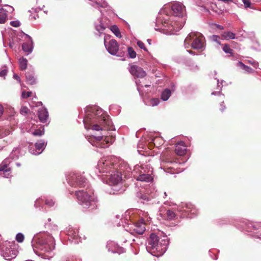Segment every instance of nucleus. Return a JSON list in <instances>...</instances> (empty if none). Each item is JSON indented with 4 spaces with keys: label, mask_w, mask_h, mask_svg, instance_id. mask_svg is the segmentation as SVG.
<instances>
[{
    "label": "nucleus",
    "mask_w": 261,
    "mask_h": 261,
    "mask_svg": "<svg viewBox=\"0 0 261 261\" xmlns=\"http://www.w3.org/2000/svg\"><path fill=\"white\" fill-rule=\"evenodd\" d=\"M95 124L91 125V129L95 130H108L112 129L113 125L109 116L102 111V109H97L95 113Z\"/></svg>",
    "instance_id": "1"
},
{
    "label": "nucleus",
    "mask_w": 261,
    "mask_h": 261,
    "mask_svg": "<svg viewBox=\"0 0 261 261\" xmlns=\"http://www.w3.org/2000/svg\"><path fill=\"white\" fill-rule=\"evenodd\" d=\"M36 248L44 252H49L55 247L54 238L49 234H40L36 241Z\"/></svg>",
    "instance_id": "2"
},
{
    "label": "nucleus",
    "mask_w": 261,
    "mask_h": 261,
    "mask_svg": "<svg viewBox=\"0 0 261 261\" xmlns=\"http://www.w3.org/2000/svg\"><path fill=\"white\" fill-rule=\"evenodd\" d=\"M186 48L191 46L194 49H203L204 47V38L199 33L192 32L185 40Z\"/></svg>",
    "instance_id": "3"
},
{
    "label": "nucleus",
    "mask_w": 261,
    "mask_h": 261,
    "mask_svg": "<svg viewBox=\"0 0 261 261\" xmlns=\"http://www.w3.org/2000/svg\"><path fill=\"white\" fill-rule=\"evenodd\" d=\"M75 195L79 203L85 208L91 206L94 207L95 201L93 196L83 190L75 192Z\"/></svg>",
    "instance_id": "4"
},
{
    "label": "nucleus",
    "mask_w": 261,
    "mask_h": 261,
    "mask_svg": "<svg viewBox=\"0 0 261 261\" xmlns=\"http://www.w3.org/2000/svg\"><path fill=\"white\" fill-rule=\"evenodd\" d=\"M1 250L2 255L8 260L15 258L18 253L15 245L10 242H6L2 247Z\"/></svg>",
    "instance_id": "5"
},
{
    "label": "nucleus",
    "mask_w": 261,
    "mask_h": 261,
    "mask_svg": "<svg viewBox=\"0 0 261 261\" xmlns=\"http://www.w3.org/2000/svg\"><path fill=\"white\" fill-rule=\"evenodd\" d=\"M114 139L113 137L108 136H92L89 138V142L93 145L100 147L106 148L108 146V144L112 143Z\"/></svg>",
    "instance_id": "6"
},
{
    "label": "nucleus",
    "mask_w": 261,
    "mask_h": 261,
    "mask_svg": "<svg viewBox=\"0 0 261 261\" xmlns=\"http://www.w3.org/2000/svg\"><path fill=\"white\" fill-rule=\"evenodd\" d=\"M110 38L109 36H106L104 38L105 45L108 52L113 55H117L119 50V45L116 40L112 39L108 43L107 40Z\"/></svg>",
    "instance_id": "7"
},
{
    "label": "nucleus",
    "mask_w": 261,
    "mask_h": 261,
    "mask_svg": "<svg viewBox=\"0 0 261 261\" xmlns=\"http://www.w3.org/2000/svg\"><path fill=\"white\" fill-rule=\"evenodd\" d=\"M98 167L99 172L110 174L112 171L115 170L114 164L109 161H99L98 163Z\"/></svg>",
    "instance_id": "8"
},
{
    "label": "nucleus",
    "mask_w": 261,
    "mask_h": 261,
    "mask_svg": "<svg viewBox=\"0 0 261 261\" xmlns=\"http://www.w3.org/2000/svg\"><path fill=\"white\" fill-rule=\"evenodd\" d=\"M159 237L154 233H151L148 240V246H147V250L153 253L155 250H159Z\"/></svg>",
    "instance_id": "9"
},
{
    "label": "nucleus",
    "mask_w": 261,
    "mask_h": 261,
    "mask_svg": "<svg viewBox=\"0 0 261 261\" xmlns=\"http://www.w3.org/2000/svg\"><path fill=\"white\" fill-rule=\"evenodd\" d=\"M171 12L175 16L183 17L186 14L185 6L180 3H174L171 6Z\"/></svg>",
    "instance_id": "10"
},
{
    "label": "nucleus",
    "mask_w": 261,
    "mask_h": 261,
    "mask_svg": "<svg viewBox=\"0 0 261 261\" xmlns=\"http://www.w3.org/2000/svg\"><path fill=\"white\" fill-rule=\"evenodd\" d=\"M70 185L74 187H85L87 184V179L81 175H74L71 177Z\"/></svg>",
    "instance_id": "11"
},
{
    "label": "nucleus",
    "mask_w": 261,
    "mask_h": 261,
    "mask_svg": "<svg viewBox=\"0 0 261 261\" xmlns=\"http://www.w3.org/2000/svg\"><path fill=\"white\" fill-rule=\"evenodd\" d=\"M129 71L132 75L137 77L143 78L146 75L145 71L136 65H130Z\"/></svg>",
    "instance_id": "12"
},
{
    "label": "nucleus",
    "mask_w": 261,
    "mask_h": 261,
    "mask_svg": "<svg viewBox=\"0 0 261 261\" xmlns=\"http://www.w3.org/2000/svg\"><path fill=\"white\" fill-rule=\"evenodd\" d=\"M106 175L108 176L110 181L114 185L117 184L122 180V175L121 173L116 171V169L113 170L110 174H106Z\"/></svg>",
    "instance_id": "13"
},
{
    "label": "nucleus",
    "mask_w": 261,
    "mask_h": 261,
    "mask_svg": "<svg viewBox=\"0 0 261 261\" xmlns=\"http://www.w3.org/2000/svg\"><path fill=\"white\" fill-rule=\"evenodd\" d=\"M174 151L175 153L178 155H185L187 151V148L184 142L179 141L176 144Z\"/></svg>",
    "instance_id": "14"
},
{
    "label": "nucleus",
    "mask_w": 261,
    "mask_h": 261,
    "mask_svg": "<svg viewBox=\"0 0 261 261\" xmlns=\"http://www.w3.org/2000/svg\"><path fill=\"white\" fill-rule=\"evenodd\" d=\"M38 116L40 122L45 123L48 119V114L44 108L39 109L38 112Z\"/></svg>",
    "instance_id": "15"
},
{
    "label": "nucleus",
    "mask_w": 261,
    "mask_h": 261,
    "mask_svg": "<svg viewBox=\"0 0 261 261\" xmlns=\"http://www.w3.org/2000/svg\"><path fill=\"white\" fill-rule=\"evenodd\" d=\"M160 215L164 219L167 220H174L176 217L175 213L170 210H165L164 212L160 213Z\"/></svg>",
    "instance_id": "16"
},
{
    "label": "nucleus",
    "mask_w": 261,
    "mask_h": 261,
    "mask_svg": "<svg viewBox=\"0 0 261 261\" xmlns=\"http://www.w3.org/2000/svg\"><path fill=\"white\" fill-rule=\"evenodd\" d=\"M145 230V226L144 223H137L135 225L134 231L137 234H142Z\"/></svg>",
    "instance_id": "17"
},
{
    "label": "nucleus",
    "mask_w": 261,
    "mask_h": 261,
    "mask_svg": "<svg viewBox=\"0 0 261 261\" xmlns=\"http://www.w3.org/2000/svg\"><path fill=\"white\" fill-rule=\"evenodd\" d=\"M26 82L29 85H33L36 84L37 80L33 73L28 72L26 73Z\"/></svg>",
    "instance_id": "18"
},
{
    "label": "nucleus",
    "mask_w": 261,
    "mask_h": 261,
    "mask_svg": "<svg viewBox=\"0 0 261 261\" xmlns=\"http://www.w3.org/2000/svg\"><path fill=\"white\" fill-rule=\"evenodd\" d=\"M136 179L137 180L145 182H149L153 179L152 176L149 174H141L137 177Z\"/></svg>",
    "instance_id": "19"
},
{
    "label": "nucleus",
    "mask_w": 261,
    "mask_h": 261,
    "mask_svg": "<svg viewBox=\"0 0 261 261\" xmlns=\"http://www.w3.org/2000/svg\"><path fill=\"white\" fill-rule=\"evenodd\" d=\"M7 19V11L3 8L0 9V23H4Z\"/></svg>",
    "instance_id": "20"
},
{
    "label": "nucleus",
    "mask_w": 261,
    "mask_h": 261,
    "mask_svg": "<svg viewBox=\"0 0 261 261\" xmlns=\"http://www.w3.org/2000/svg\"><path fill=\"white\" fill-rule=\"evenodd\" d=\"M19 66L21 70H25L27 68L28 61L26 59L21 58L19 59Z\"/></svg>",
    "instance_id": "21"
},
{
    "label": "nucleus",
    "mask_w": 261,
    "mask_h": 261,
    "mask_svg": "<svg viewBox=\"0 0 261 261\" xmlns=\"http://www.w3.org/2000/svg\"><path fill=\"white\" fill-rule=\"evenodd\" d=\"M222 36L226 40L233 39L235 38V34L230 32H224L222 33Z\"/></svg>",
    "instance_id": "22"
},
{
    "label": "nucleus",
    "mask_w": 261,
    "mask_h": 261,
    "mask_svg": "<svg viewBox=\"0 0 261 261\" xmlns=\"http://www.w3.org/2000/svg\"><path fill=\"white\" fill-rule=\"evenodd\" d=\"M171 95V91L169 89L165 90L162 93L161 98L163 100H167Z\"/></svg>",
    "instance_id": "23"
},
{
    "label": "nucleus",
    "mask_w": 261,
    "mask_h": 261,
    "mask_svg": "<svg viewBox=\"0 0 261 261\" xmlns=\"http://www.w3.org/2000/svg\"><path fill=\"white\" fill-rule=\"evenodd\" d=\"M161 159H162V161L166 162V163H180L178 159H176L175 160H174L171 158L165 157L164 155L162 156Z\"/></svg>",
    "instance_id": "24"
},
{
    "label": "nucleus",
    "mask_w": 261,
    "mask_h": 261,
    "mask_svg": "<svg viewBox=\"0 0 261 261\" xmlns=\"http://www.w3.org/2000/svg\"><path fill=\"white\" fill-rule=\"evenodd\" d=\"M111 30L114 33V34L118 38L121 37V33L119 31V28L115 25H112L111 27Z\"/></svg>",
    "instance_id": "25"
},
{
    "label": "nucleus",
    "mask_w": 261,
    "mask_h": 261,
    "mask_svg": "<svg viewBox=\"0 0 261 261\" xmlns=\"http://www.w3.org/2000/svg\"><path fill=\"white\" fill-rule=\"evenodd\" d=\"M44 146H45L44 142L41 141V142H37L35 144L36 148L38 151H40L41 150H42L43 148H44ZM40 153H41V151H38L36 153H35V152H33V153H34V154H39Z\"/></svg>",
    "instance_id": "26"
},
{
    "label": "nucleus",
    "mask_w": 261,
    "mask_h": 261,
    "mask_svg": "<svg viewBox=\"0 0 261 261\" xmlns=\"http://www.w3.org/2000/svg\"><path fill=\"white\" fill-rule=\"evenodd\" d=\"M239 66L248 73H251L253 71V69L251 67L245 65L242 62L239 63Z\"/></svg>",
    "instance_id": "27"
},
{
    "label": "nucleus",
    "mask_w": 261,
    "mask_h": 261,
    "mask_svg": "<svg viewBox=\"0 0 261 261\" xmlns=\"http://www.w3.org/2000/svg\"><path fill=\"white\" fill-rule=\"evenodd\" d=\"M22 49L25 52H31L32 51V47L29 44L27 43H24L22 45Z\"/></svg>",
    "instance_id": "28"
},
{
    "label": "nucleus",
    "mask_w": 261,
    "mask_h": 261,
    "mask_svg": "<svg viewBox=\"0 0 261 261\" xmlns=\"http://www.w3.org/2000/svg\"><path fill=\"white\" fill-rule=\"evenodd\" d=\"M223 50L227 54H232V49L230 48V46L227 44H223Z\"/></svg>",
    "instance_id": "29"
},
{
    "label": "nucleus",
    "mask_w": 261,
    "mask_h": 261,
    "mask_svg": "<svg viewBox=\"0 0 261 261\" xmlns=\"http://www.w3.org/2000/svg\"><path fill=\"white\" fill-rule=\"evenodd\" d=\"M44 130L43 128L42 129V130H41L40 129H37L34 130V131L32 132V134L35 136H41L44 135Z\"/></svg>",
    "instance_id": "30"
},
{
    "label": "nucleus",
    "mask_w": 261,
    "mask_h": 261,
    "mask_svg": "<svg viewBox=\"0 0 261 261\" xmlns=\"http://www.w3.org/2000/svg\"><path fill=\"white\" fill-rule=\"evenodd\" d=\"M128 55H129L130 58H136V53L135 52V51L134 50V49L132 47H129L128 48Z\"/></svg>",
    "instance_id": "31"
},
{
    "label": "nucleus",
    "mask_w": 261,
    "mask_h": 261,
    "mask_svg": "<svg viewBox=\"0 0 261 261\" xmlns=\"http://www.w3.org/2000/svg\"><path fill=\"white\" fill-rule=\"evenodd\" d=\"M23 240H24V236L22 233H18V234H17L16 236V240L18 242L21 243L23 241Z\"/></svg>",
    "instance_id": "32"
},
{
    "label": "nucleus",
    "mask_w": 261,
    "mask_h": 261,
    "mask_svg": "<svg viewBox=\"0 0 261 261\" xmlns=\"http://www.w3.org/2000/svg\"><path fill=\"white\" fill-rule=\"evenodd\" d=\"M45 204L49 207H51L55 204V201L51 199H46L45 200Z\"/></svg>",
    "instance_id": "33"
},
{
    "label": "nucleus",
    "mask_w": 261,
    "mask_h": 261,
    "mask_svg": "<svg viewBox=\"0 0 261 261\" xmlns=\"http://www.w3.org/2000/svg\"><path fill=\"white\" fill-rule=\"evenodd\" d=\"M210 38L212 40L216 42L217 43H218L219 44H221V43L219 41V40L220 38V36H219L218 35H212V36H211Z\"/></svg>",
    "instance_id": "34"
},
{
    "label": "nucleus",
    "mask_w": 261,
    "mask_h": 261,
    "mask_svg": "<svg viewBox=\"0 0 261 261\" xmlns=\"http://www.w3.org/2000/svg\"><path fill=\"white\" fill-rule=\"evenodd\" d=\"M32 93L31 91L26 92L25 91H23L22 92L21 96L23 98H27L28 97H30L32 95Z\"/></svg>",
    "instance_id": "35"
},
{
    "label": "nucleus",
    "mask_w": 261,
    "mask_h": 261,
    "mask_svg": "<svg viewBox=\"0 0 261 261\" xmlns=\"http://www.w3.org/2000/svg\"><path fill=\"white\" fill-rule=\"evenodd\" d=\"M138 46L141 49H143L144 50L147 51V49L145 47V44L144 43L141 41H138L137 43Z\"/></svg>",
    "instance_id": "36"
},
{
    "label": "nucleus",
    "mask_w": 261,
    "mask_h": 261,
    "mask_svg": "<svg viewBox=\"0 0 261 261\" xmlns=\"http://www.w3.org/2000/svg\"><path fill=\"white\" fill-rule=\"evenodd\" d=\"M29 111V110L27 107H22L20 110V113L23 115L27 114Z\"/></svg>",
    "instance_id": "37"
},
{
    "label": "nucleus",
    "mask_w": 261,
    "mask_h": 261,
    "mask_svg": "<svg viewBox=\"0 0 261 261\" xmlns=\"http://www.w3.org/2000/svg\"><path fill=\"white\" fill-rule=\"evenodd\" d=\"M160 100L158 98H152L150 100V105L152 106H157L159 103Z\"/></svg>",
    "instance_id": "38"
},
{
    "label": "nucleus",
    "mask_w": 261,
    "mask_h": 261,
    "mask_svg": "<svg viewBox=\"0 0 261 261\" xmlns=\"http://www.w3.org/2000/svg\"><path fill=\"white\" fill-rule=\"evenodd\" d=\"M107 247L108 248V250L109 251H110L111 249H110V244L107 245ZM122 249V248H118L117 250H112L111 251L113 253H118L120 254L121 253V252L122 251H121Z\"/></svg>",
    "instance_id": "39"
},
{
    "label": "nucleus",
    "mask_w": 261,
    "mask_h": 261,
    "mask_svg": "<svg viewBox=\"0 0 261 261\" xmlns=\"http://www.w3.org/2000/svg\"><path fill=\"white\" fill-rule=\"evenodd\" d=\"M137 196L140 199H142L147 201L148 200V197L146 195L142 194V193H139L137 194Z\"/></svg>",
    "instance_id": "40"
},
{
    "label": "nucleus",
    "mask_w": 261,
    "mask_h": 261,
    "mask_svg": "<svg viewBox=\"0 0 261 261\" xmlns=\"http://www.w3.org/2000/svg\"><path fill=\"white\" fill-rule=\"evenodd\" d=\"M226 107L224 105V101H222L221 103H220L219 109L221 112L223 113L224 111L226 110Z\"/></svg>",
    "instance_id": "41"
},
{
    "label": "nucleus",
    "mask_w": 261,
    "mask_h": 261,
    "mask_svg": "<svg viewBox=\"0 0 261 261\" xmlns=\"http://www.w3.org/2000/svg\"><path fill=\"white\" fill-rule=\"evenodd\" d=\"M3 133L1 134L2 137H5L10 134V130L9 129H5L4 130L3 128L2 129Z\"/></svg>",
    "instance_id": "42"
},
{
    "label": "nucleus",
    "mask_w": 261,
    "mask_h": 261,
    "mask_svg": "<svg viewBox=\"0 0 261 261\" xmlns=\"http://www.w3.org/2000/svg\"><path fill=\"white\" fill-rule=\"evenodd\" d=\"M242 2L244 3L245 8L250 7L251 3L249 0H242Z\"/></svg>",
    "instance_id": "43"
},
{
    "label": "nucleus",
    "mask_w": 261,
    "mask_h": 261,
    "mask_svg": "<svg viewBox=\"0 0 261 261\" xmlns=\"http://www.w3.org/2000/svg\"><path fill=\"white\" fill-rule=\"evenodd\" d=\"M10 24L14 27H18L20 25V23L18 21H12L10 22Z\"/></svg>",
    "instance_id": "44"
},
{
    "label": "nucleus",
    "mask_w": 261,
    "mask_h": 261,
    "mask_svg": "<svg viewBox=\"0 0 261 261\" xmlns=\"http://www.w3.org/2000/svg\"><path fill=\"white\" fill-rule=\"evenodd\" d=\"M8 170L7 166L6 165H2L0 166V171L7 172Z\"/></svg>",
    "instance_id": "45"
},
{
    "label": "nucleus",
    "mask_w": 261,
    "mask_h": 261,
    "mask_svg": "<svg viewBox=\"0 0 261 261\" xmlns=\"http://www.w3.org/2000/svg\"><path fill=\"white\" fill-rule=\"evenodd\" d=\"M7 70L6 69L2 70L0 72V76L4 77L5 78V76L7 74Z\"/></svg>",
    "instance_id": "46"
},
{
    "label": "nucleus",
    "mask_w": 261,
    "mask_h": 261,
    "mask_svg": "<svg viewBox=\"0 0 261 261\" xmlns=\"http://www.w3.org/2000/svg\"><path fill=\"white\" fill-rule=\"evenodd\" d=\"M13 77L14 79L18 81L19 82H20V79L17 74H14Z\"/></svg>",
    "instance_id": "47"
},
{
    "label": "nucleus",
    "mask_w": 261,
    "mask_h": 261,
    "mask_svg": "<svg viewBox=\"0 0 261 261\" xmlns=\"http://www.w3.org/2000/svg\"><path fill=\"white\" fill-rule=\"evenodd\" d=\"M214 25L218 29H220V30H223L224 29V27L221 25H220V24H215Z\"/></svg>",
    "instance_id": "48"
},
{
    "label": "nucleus",
    "mask_w": 261,
    "mask_h": 261,
    "mask_svg": "<svg viewBox=\"0 0 261 261\" xmlns=\"http://www.w3.org/2000/svg\"><path fill=\"white\" fill-rule=\"evenodd\" d=\"M4 111V109L2 106L0 105V117L2 115Z\"/></svg>",
    "instance_id": "49"
},
{
    "label": "nucleus",
    "mask_w": 261,
    "mask_h": 261,
    "mask_svg": "<svg viewBox=\"0 0 261 261\" xmlns=\"http://www.w3.org/2000/svg\"><path fill=\"white\" fill-rule=\"evenodd\" d=\"M147 41L148 42L149 44H151V40L150 39H147Z\"/></svg>",
    "instance_id": "50"
},
{
    "label": "nucleus",
    "mask_w": 261,
    "mask_h": 261,
    "mask_svg": "<svg viewBox=\"0 0 261 261\" xmlns=\"http://www.w3.org/2000/svg\"><path fill=\"white\" fill-rule=\"evenodd\" d=\"M146 87L149 86V85H145Z\"/></svg>",
    "instance_id": "51"
}]
</instances>
